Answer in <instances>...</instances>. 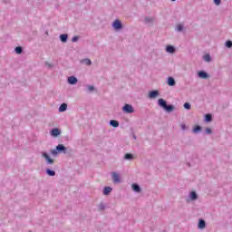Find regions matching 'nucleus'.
I'll use <instances>...</instances> for the list:
<instances>
[{
	"mask_svg": "<svg viewBox=\"0 0 232 232\" xmlns=\"http://www.w3.org/2000/svg\"><path fill=\"white\" fill-rule=\"evenodd\" d=\"M123 111H125V113H133L134 110H133V106L130 105V104H125L122 108Z\"/></svg>",
	"mask_w": 232,
	"mask_h": 232,
	"instance_id": "nucleus-1",
	"label": "nucleus"
},
{
	"mask_svg": "<svg viewBox=\"0 0 232 232\" xmlns=\"http://www.w3.org/2000/svg\"><path fill=\"white\" fill-rule=\"evenodd\" d=\"M113 28H115V30H121V28H122V24L121 23V21L119 20H115L112 24Z\"/></svg>",
	"mask_w": 232,
	"mask_h": 232,
	"instance_id": "nucleus-2",
	"label": "nucleus"
},
{
	"mask_svg": "<svg viewBox=\"0 0 232 232\" xmlns=\"http://www.w3.org/2000/svg\"><path fill=\"white\" fill-rule=\"evenodd\" d=\"M43 157H44L45 160H47V164H53V160L50 158V156L46 152H43Z\"/></svg>",
	"mask_w": 232,
	"mask_h": 232,
	"instance_id": "nucleus-3",
	"label": "nucleus"
},
{
	"mask_svg": "<svg viewBox=\"0 0 232 232\" xmlns=\"http://www.w3.org/2000/svg\"><path fill=\"white\" fill-rule=\"evenodd\" d=\"M51 135L53 137H59V135H61V130H59V129L55 128V129H53L51 130Z\"/></svg>",
	"mask_w": 232,
	"mask_h": 232,
	"instance_id": "nucleus-4",
	"label": "nucleus"
},
{
	"mask_svg": "<svg viewBox=\"0 0 232 232\" xmlns=\"http://www.w3.org/2000/svg\"><path fill=\"white\" fill-rule=\"evenodd\" d=\"M157 97H159V91H152L149 93L150 99H155Z\"/></svg>",
	"mask_w": 232,
	"mask_h": 232,
	"instance_id": "nucleus-5",
	"label": "nucleus"
},
{
	"mask_svg": "<svg viewBox=\"0 0 232 232\" xmlns=\"http://www.w3.org/2000/svg\"><path fill=\"white\" fill-rule=\"evenodd\" d=\"M112 180L115 183L121 182V179L119 177V174H117L116 172H112Z\"/></svg>",
	"mask_w": 232,
	"mask_h": 232,
	"instance_id": "nucleus-6",
	"label": "nucleus"
},
{
	"mask_svg": "<svg viewBox=\"0 0 232 232\" xmlns=\"http://www.w3.org/2000/svg\"><path fill=\"white\" fill-rule=\"evenodd\" d=\"M69 84H77V78L75 76H70L68 78Z\"/></svg>",
	"mask_w": 232,
	"mask_h": 232,
	"instance_id": "nucleus-7",
	"label": "nucleus"
},
{
	"mask_svg": "<svg viewBox=\"0 0 232 232\" xmlns=\"http://www.w3.org/2000/svg\"><path fill=\"white\" fill-rule=\"evenodd\" d=\"M205 227H206V221H204V219H200L198 222V228L204 229Z\"/></svg>",
	"mask_w": 232,
	"mask_h": 232,
	"instance_id": "nucleus-8",
	"label": "nucleus"
},
{
	"mask_svg": "<svg viewBox=\"0 0 232 232\" xmlns=\"http://www.w3.org/2000/svg\"><path fill=\"white\" fill-rule=\"evenodd\" d=\"M168 85L169 86H175V79L173 77L168 78Z\"/></svg>",
	"mask_w": 232,
	"mask_h": 232,
	"instance_id": "nucleus-9",
	"label": "nucleus"
},
{
	"mask_svg": "<svg viewBox=\"0 0 232 232\" xmlns=\"http://www.w3.org/2000/svg\"><path fill=\"white\" fill-rule=\"evenodd\" d=\"M198 77H200L201 79H208V74L206 73V72L200 71L198 72Z\"/></svg>",
	"mask_w": 232,
	"mask_h": 232,
	"instance_id": "nucleus-10",
	"label": "nucleus"
},
{
	"mask_svg": "<svg viewBox=\"0 0 232 232\" xmlns=\"http://www.w3.org/2000/svg\"><path fill=\"white\" fill-rule=\"evenodd\" d=\"M158 102H159V104H160V106H161V108H166V106L168 105L167 103H166V102L164 101V99H160L159 101H158Z\"/></svg>",
	"mask_w": 232,
	"mask_h": 232,
	"instance_id": "nucleus-11",
	"label": "nucleus"
},
{
	"mask_svg": "<svg viewBox=\"0 0 232 232\" xmlns=\"http://www.w3.org/2000/svg\"><path fill=\"white\" fill-rule=\"evenodd\" d=\"M56 150H57V151H66V147H64V145H63V144H59V145L56 147Z\"/></svg>",
	"mask_w": 232,
	"mask_h": 232,
	"instance_id": "nucleus-12",
	"label": "nucleus"
},
{
	"mask_svg": "<svg viewBox=\"0 0 232 232\" xmlns=\"http://www.w3.org/2000/svg\"><path fill=\"white\" fill-rule=\"evenodd\" d=\"M167 52L169 53H175V47L171 46V45H168L166 48Z\"/></svg>",
	"mask_w": 232,
	"mask_h": 232,
	"instance_id": "nucleus-13",
	"label": "nucleus"
},
{
	"mask_svg": "<svg viewBox=\"0 0 232 232\" xmlns=\"http://www.w3.org/2000/svg\"><path fill=\"white\" fill-rule=\"evenodd\" d=\"M111 193V187H105L103 189V195H110Z\"/></svg>",
	"mask_w": 232,
	"mask_h": 232,
	"instance_id": "nucleus-14",
	"label": "nucleus"
},
{
	"mask_svg": "<svg viewBox=\"0 0 232 232\" xmlns=\"http://www.w3.org/2000/svg\"><path fill=\"white\" fill-rule=\"evenodd\" d=\"M60 39L62 43H66L68 41V34H61Z\"/></svg>",
	"mask_w": 232,
	"mask_h": 232,
	"instance_id": "nucleus-15",
	"label": "nucleus"
},
{
	"mask_svg": "<svg viewBox=\"0 0 232 232\" xmlns=\"http://www.w3.org/2000/svg\"><path fill=\"white\" fill-rule=\"evenodd\" d=\"M111 126H112L113 128H119V121L112 120L110 121Z\"/></svg>",
	"mask_w": 232,
	"mask_h": 232,
	"instance_id": "nucleus-16",
	"label": "nucleus"
},
{
	"mask_svg": "<svg viewBox=\"0 0 232 232\" xmlns=\"http://www.w3.org/2000/svg\"><path fill=\"white\" fill-rule=\"evenodd\" d=\"M68 108V105L66 103H63L60 108L59 111H66V109Z\"/></svg>",
	"mask_w": 232,
	"mask_h": 232,
	"instance_id": "nucleus-17",
	"label": "nucleus"
},
{
	"mask_svg": "<svg viewBox=\"0 0 232 232\" xmlns=\"http://www.w3.org/2000/svg\"><path fill=\"white\" fill-rule=\"evenodd\" d=\"M133 191H136L137 193H139V191H140V187H139V185L137 184H132L131 186Z\"/></svg>",
	"mask_w": 232,
	"mask_h": 232,
	"instance_id": "nucleus-18",
	"label": "nucleus"
},
{
	"mask_svg": "<svg viewBox=\"0 0 232 232\" xmlns=\"http://www.w3.org/2000/svg\"><path fill=\"white\" fill-rule=\"evenodd\" d=\"M47 175H49L50 177H55V171L52 170V169H47L46 170Z\"/></svg>",
	"mask_w": 232,
	"mask_h": 232,
	"instance_id": "nucleus-19",
	"label": "nucleus"
},
{
	"mask_svg": "<svg viewBox=\"0 0 232 232\" xmlns=\"http://www.w3.org/2000/svg\"><path fill=\"white\" fill-rule=\"evenodd\" d=\"M164 110H166V111H173L174 108L172 105H166V107L164 108Z\"/></svg>",
	"mask_w": 232,
	"mask_h": 232,
	"instance_id": "nucleus-20",
	"label": "nucleus"
},
{
	"mask_svg": "<svg viewBox=\"0 0 232 232\" xmlns=\"http://www.w3.org/2000/svg\"><path fill=\"white\" fill-rule=\"evenodd\" d=\"M82 63H84V64H87L88 66H90V64H92V60H90V59H83L82 61Z\"/></svg>",
	"mask_w": 232,
	"mask_h": 232,
	"instance_id": "nucleus-21",
	"label": "nucleus"
},
{
	"mask_svg": "<svg viewBox=\"0 0 232 232\" xmlns=\"http://www.w3.org/2000/svg\"><path fill=\"white\" fill-rule=\"evenodd\" d=\"M124 159H125L126 160H130L133 159V155H132V154H130V153H127V154H125Z\"/></svg>",
	"mask_w": 232,
	"mask_h": 232,
	"instance_id": "nucleus-22",
	"label": "nucleus"
},
{
	"mask_svg": "<svg viewBox=\"0 0 232 232\" xmlns=\"http://www.w3.org/2000/svg\"><path fill=\"white\" fill-rule=\"evenodd\" d=\"M200 130H202V128H200V126L197 125V126L193 129V132H194V133H198V131H200Z\"/></svg>",
	"mask_w": 232,
	"mask_h": 232,
	"instance_id": "nucleus-23",
	"label": "nucleus"
},
{
	"mask_svg": "<svg viewBox=\"0 0 232 232\" xmlns=\"http://www.w3.org/2000/svg\"><path fill=\"white\" fill-rule=\"evenodd\" d=\"M183 106L185 110H191V104L189 102H185Z\"/></svg>",
	"mask_w": 232,
	"mask_h": 232,
	"instance_id": "nucleus-24",
	"label": "nucleus"
},
{
	"mask_svg": "<svg viewBox=\"0 0 232 232\" xmlns=\"http://www.w3.org/2000/svg\"><path fill=\"white\" fill-rule=\"evenodd\" d=\"M16 53H23V48L21 46L16 47L15 49Z\"/></svg>",
	"mask_w": 232,
	"mask_h": 232,
	"instance_id": "nucleus-25",
	"label": "nucleus"
},
{
	"mask_svg": "<svg viewBox=\"0 0 232 232\" xmlns=\"http://www.w3.org/2000/svg\"><path fill=\"white\" fill-rule=\"evenodd\" d=\"M204 61H206L207 63H209V61H211V56H209V54H206L204 56Z\"/></svg>",
	"mask_w": 232,
	"mask_h": 232,
	"instance_id": "nucleus-26",
	"label": "nucleus"
},
{
	"mask_svg": "<svg viewBox=\"0 0 232 232\" xmlns=\"http://www.w3.org/2000/svg\"><path fill=\"white\" fill-rule=\"evenodd\" d=\"M190 198H191L192 200L197 199V193L196 192H191L190 193Z\"/></svg>",
	"mask_w": 232,
	"mask_h": 232,
	"instance_id": "nucleus-27",
	"label": "nucleus"
},
{
	"mask_svg": "<svg viewBox=\"0 0 232 232\" xmlns=\"http://www.w3.org/2000/svg\"><path fill=\"white\" fill-rule=\"evenodd\" d=\"M183 28H184V26L182 24H178L177 25V31L178 32H182Z\"/></svg>",
	"mask_w": 232,
	"mask_h": 232,
	"instance_id": "nucleus-28",
	"label": "nucleus"
},
{
	"mask_svg": "<svg viewBox=\"0 0 232 232\" xmlns=\"http://www.w3.org/2000/svg\"><path fill=\"white\" fill-rule=\"evenodd\" d=\"M212 117H211V114H207L206 115V121L207 122H209L211 121Z\"/></svg>",
	"mask_w": 232,
	"mask_h": 232,
	"instance_id": "nucleus-29",
	"label": "nucleus"
},
{
	"mask_svg": "<svg viewBox=\"0 0 232 232\" xmlns=\"http://www.w3.org/2000/svg\"><path fill=\"white\" fill-rule=\"evenodd\" d=\"M226 46H227V48H232V42H231V41H227V42L226 43Z\"/></svg>",
	"mask_w": 232,
	"mask_h": 232,
	"instance_id": "nucleus-30",
	"label": "nucleus"
},
{
	"mask_svg": "<svg viewBox=\"0 0 232 232\" xmlns=\"http://www.w3.org/2000/svg\"><path fill=\"white\" fill-rule=\"evenodd\" d=\"M72 43H77V41H79V36H74L72 39Z\"/></svg>",
	"mask_w": 232,
	"mask_h": 232,
	"instance_id": "nucleus-31",
	"label": "nucleus"
},
{
	"mask_svg": "<svg viewBox=\"0 0 232 232\" xmlns=\"http://www.w3.org/2000/svg\"><path fill=\"white\" fill-rule=\"evenodd\" d=\"M51 153L55 157V156H57V150H51Z\"/></svg>",
	"mask_w": 232,
	"mask_h": 232,
	"instance_id": "nucleus-32",
	"label": "nucleus"
},
{
	"mask_svg": "<svg viewBox=\"0 0 232 232\" xmlns=\"http://www.w3.org/2000/svg\"><path fill=\"white\" fill-rule=\"evenodd\" d=\"M214 3L218 6V5H220L221 3V0H214Z\"/></svg>",
	"mask_w": 232,
	"mask_h": 232,
	"instance_id": "nucleus-33",
	"label": "nucleus"
},
{
	"mask_svg": "<svg viewBox=\"0 0 232 232\" xmlns=\"http://www.w3.org/2000/svg\"><path fill=\"white\" fill-rule=\"evenodd\" d=\"M88 90H90V92H93L94 88H93V86L90 85V86L88 87Z\"/></svg>",
	"mask_w": 232,
	"mask_h": 232,
	"instance_id": "nucleus-34",
	"label": "nucleus"
},
{
	"mask_svg": "<svg viewBox=\"0 0 232 232\" xmlns=\"http://www.w3.org/2000/svg\"><path fill=\"white\" fill-rule=\"evenodd\" d=\"M180 128H181V130H186V124L182 123V124L180 125Z\"/></svg>",
	"mask_w": 232,
	"mask_h": 232,
	"instance_id": "nucleus-35",
	"label": "nucleus"
},
{
	"mask_svg": "<svg viewBox=\"0 0 232 232\" xmlns=\"http://www.w3.org/2000/svg\"><path fill=\"white\" fill-rule=\"evenodd\" d=\"M206 133H208V134L211 133V129L207 128V129H206Z\"/></svg>",
	"mask_w": 232,
	"mask_h": 232,
	"instance_id": "nucleus-36",
	"label": "nucleus"
},
{
	"mask_svg": "<svg viewBox=\"0 0 232 232\" xmlns=\"http://www.w3.org/2000/svg\"><path fill=\"white\" fill-rule=\"evenodd\" d=\"M171 1H177V0H171Z\"/></svg>",
	"mask_w": 232,
	"mask_h": 232,
	"instance_id": "nucleus-37",
	"label": "nucleus"
}]
</instances>
